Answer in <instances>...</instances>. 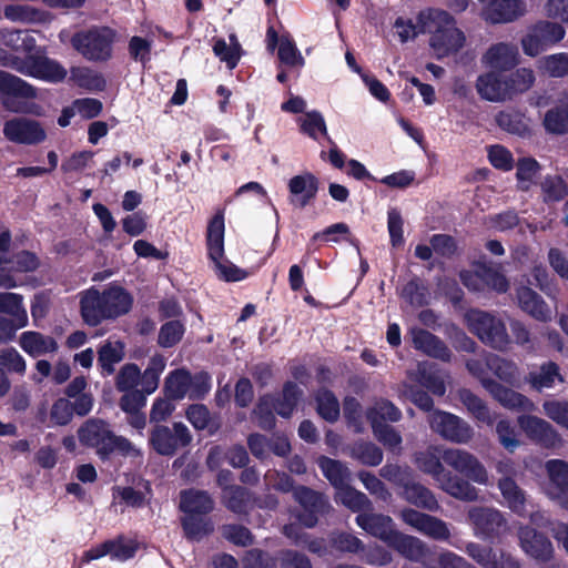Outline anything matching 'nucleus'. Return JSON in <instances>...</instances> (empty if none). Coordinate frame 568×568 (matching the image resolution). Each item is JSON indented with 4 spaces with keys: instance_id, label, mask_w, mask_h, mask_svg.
I'll return each instance as SVG.
<instances>
[{
    "instance_id": "f257e3e1",
    "label": "nucleus",
    "mask_w": 568,
    "mask_h": 568,
    "mask_svg": "<svg viewBox=\"0 0 568 568\" xmlns=\"http://www.w3.org/2000/svg\"><path fill=\"white\" fill-rule=\"evenodd\" d=\"M132 305V295L120 285H110L103 291L91 287L81 296L80 314L84 324L97 327L104 321L128 314Z\"/></svg>"
},
{
    "instance_id": "f03ea898",
    "label": "nucleus",
    "mask_w": 568,
    "mask_h": 568,
    "mask_svg": "<svg viewBox=\"0 0 568 568\" xmlns=\"http://www.w3.org/2000/svg\"><path fill=\"white\" fill-rule=\"evenodd\" d=\"M443 463L454 468L467 479L480 485L488 483V474L484 465L470 453L462 449H446L440 456L433 450L418 452L415 455V464L419 470L432 475L440 481L447 470Z\"/></svg>"
},
{
    "instance_id": "7ed1b4c3",
    "label": "nucleus",
    "mask_w": 568,
    "mask_h": 568,
    "mask_svg": "<svg viewBox=\"0 0 568 568\" xmlns=\"http://www.w3.org/2000/svg\"><path fill=\"white\" fill-rule=\"evenodd\" d=\"M214 506V499L206 490L187 488L180 491L179 509L184 514L181 527L187 540H201L213 532L214 526L207 515Z\"/></svg>"
},
{
    "instance_id": "20e7f679",
    "label": "nucleus",
    "mask_w": 568,
    "mask_h": 568,
    "mask_svg": "<svg viewBox=\"0 0 568 568\" xmlns=\"http://www.w3.org/2000/svg\"><path fill=\"white\" fill-rule=\"evenodd\" d=\"M80 444L94 448L101 459H108L114 452L129 456L134 450L133 444L125 437L115 435L108 422L89 418L78 428Z\"/></svg>"
},
{
    "instance_id": "39448f33",
    "label": "nucleus",
    "mask_w": 568,
    "mask_h": 568,
    "mask_svg": "<svg viewBox=\"0 0 568 568\" xmlns=\"http://www.w3.org/2000/svg\"><path fill=\"white\" fill-rule=\"evenodd\" d=\"M115 40L116 31L102 26L75 32L71 38V44L85 60L106 62L112 58Z\"/></svg>"
},
{
    "instance_id": "423d86ee",
    "label": "nucleus",
    "mask_w": 568,
    "mask_h": 568,
    "mask_svg": "<svg viewBox=\"0 0 568 568\" xmlns=\"http://www.w3.org/2000/svg\"><path fill=\"white\" fill-rule=\"evenodd\" d=\"M465 321L468 329L484 344L498 351H506L510 338L505 323L488 312L471 308L466 312Z\"/></svg>"
},
{
    "instance_id": "0eeeda50",
    "label": "nucleus",
    "mask_w": 568,
    "mask_h": 568,
    "mask_svg": "<svg viewBox=\"0 0 568 568\" xmlns=\"http://www.w3.org/2000/svg\"><path fill=\"white\" fill-rule=\"evenodd\" d=\"M192 434L182 422H175L172 428L158 424L149 434V446L160 456L172 457L180 448L187 447L192 443Z\"/></svg>"
},
{
    "instance_id": "6e6552de",
    "label": "nucleus",
    "mask_w": 568,
    "mask_h": 568,
    "mask_svg": "<svg viewBox=\"0 0 568 568\" xmlns=\"http://www.w3.org/2000/svg\"><path fill=\"white\" fill-rule=\"evenodd\" d=\"M294 499L301 506L297 519L306 528L315 527L320 518L331 510V504L325 494L304 485L296 486Z\"/></svg>"
},
{
    "instance_id": "1a4fd4ad",
    "label": "nucleus",
    "mask_w": 568,
    "mask_h": 568,
    "mask_svg": "<svg viewBox=\"0 0 568 568\" xmlns=\"http://www.w3.org/2000/svg\"><path fill=\"white\" fill-rule=\"evenodd\" d=\"M566 34L565 28L556 22L539 21L521 39L524 53L537 57L549 47L561 41Z\"/></svg>"
},
{
    "instance_id": "9d476101",
    "label": "nucleus",
    "mask_w": 568,
    "mask_h": 568,
    "mask_svg": "<svg viewBox=\"0 0 568 568\" xmlns=\"http://www.w3.org/2000/svg\"><path fill=\"white\" fill-rule=\"evenodd\" d=\"M17 70L28 77L50 83L62 82L67 78V70L57 60L41 54H28L17 67Z\"/></svg>"
},
{
    "instance_id": "9b49d317",
    "label": "nucleus",
    "mask_w": 568,
    "mask_h": 568,
    "mask_svg": "<svg viewBox=\"0 0 568 568\" xmlns=\"http://www.w3.org/2000/svg\"><path fill=\"white\" fill-rule=\"evenodd\" d=\"M0 93L2 95V105L16 113L26 111V103L19 101L20 98L33 99L37 97L34 87L6 71H0Z\"/></svg>"
},
{
    "instance_id": "f8f14e48",
    "label": "nucleus",
    "mask_w": 568,
    "mask_h": 568,
    "mask_svg": "<svg viewBox=\"0 0 568 568\" xmlns=\"http://www.w3.org/2000/svg\"><path fill=\"white\" fill-rule=\"evenodd\" d=\"M429 425L435 433L454 443H467L474 435L473 428L465 420L443 410L430 414Z\"/></svg>"
},
{
    "instance_id": "ddd939ff",
    "label": "nucleus",
    "mask_w": 568,
    "mask_h": 568,
    "mask_svg": "<svg viewBox=\"0 0 568 568\" xmlns=\"http://www.w3.org/2000/svg\"><path fill=\"white\" fill-rule=\"evenodd\" d=\"M468 519L474 526L476 536L483 539L494 540L507 528L504 515L489 507H471L468 510Z\"/></svg>"
},
{
    "instance_id": "4468645a",
    "label": "nucleus",
    "mask_w": 568,
    "mask_h": 568,
    "mask_svg": "<svg viewBox=\"0 0 568 568\" xmlns=\"http://www.w3.org/2000/svg\"><path fill=\"white\" fill-rule=\"evenodd\" d=\"M3 135L18 144L36 145L47 139V132L41 123L28 118H13L4 122Z\"/></svg>"
},
{
    "instance_id": "2eb2a0df",
    "label": "nucleus",
    "mask_w": 568,
    "mask_h": 568,
    "mask_svg": "<svg viewBox=\"0 0 568 568\" xmlns=\"http://www.w3.org/2000/svg\"><path fill=\"white\" fill-rule=\"evenodd\" d=\"M519 545L524 552L537 562L546 564L554 558V546L550 539L531 526L518 529Z\"/></svg>"
},
{
    "instance_id": "dca6fc26",
    "label": "nucleus",
    "mask_w": 568,
    "mask_h": 568,
    "mask_svg": "<svg viewBox=\"0 0 568 568\" xmlns=\"http://www.w3.org/2000/svg\"><path fill=\"white\" fill-rule=\"evenodd\" d=\"M287 189L290 204L297 209H304L316 199L320 180L312 172H304L291 178Z\"/></svg>"
},
{
    "instance_id": "f3484780",
    "label": "nucleus",
    "mask_w": 568,
    "mask_h": 568,
    "mask_svg": "<svg viewBox=\"0 0 568 568\" xmlns=\"http://www.w3.org/2000/svg\"><path fill=\"white\" fill-rule=\"evenodd\" d=\"M402 518L407 525L435 540H446L450 536L445 521L416 509L405 508L402 511Z\"/></svg>"
},
{
    "instance_id": "a211bd4d",
    "label": "nucleus",
    "mask_w": 568,
    "mask_h": 568,
    "mask_svg": "<svg viewBox=\"0 0 568 568\" xmlns=\"http://www.w3.org/2000/svg\"><path fill=\"white\" fill-rule=\"evenodd\" d=\"M527 11L524 0H489L483 9V18L493 24L508 23L518 20Z\"/></svg>"
},
{
    "instance_id": "6ab92c4d",
    "label": "nucleus",
    "mask_w": 568,
    "mask_h": 568,
    "mask_svg": "<svg viewBox=\"0 0 568 568\" xmlns=\"http://www.w3.org/2000/svg\"><path fill=\"white\" fill-rule=\"evenodd\" d=\"M356 524L369 535L379 538L387 545L397 532L393 519L383 514L362 513L355 518Z\"/></svg>"
},
{
    "instance_id": "aec40b11",
    "label": "nucleus",
    "mask_w": 568,
    "mask_h": 568,
    "mask_svg": "<svg viewBox=\"0 0 568 568\" xmlns=\"http://www.w3.org/2000/svg\"><path fill=\"white\" fill-rule=\"evenodd\" d=\"M465 40L464 32L456 27L437 28L430 37L429 44L438 58H443L458 52Z\"/></svg>"
},
{
    "instance_id": "412c9836",
    "label": "nucleus",
    "mask_w": 568,
    "mask_h": 568,
    "mask_svg": "<svg viewBox=\"0 0 568 568\" xmlns=\"http://www.w3.org/2000/svg\"><path fill=\"white\" fill-rule=\"evenodd\" d=\"M412 334L415 349L443 362L450 361L452 351L437 335L424 328H415Z\"/></svg>"
},
{
    "instance_id": "4be33fe9",
    "label": "nucleus",
    "mask_w": 568,
    "mask_h": 568,
    "mask_svg": "<svg viewBox=\"0 0 568 568\" xmlns=\"http://www.w3.org/2000/svg\"><path fill=\"white\" fill-rule=\"evenodd\" d=\"M518 424L529 438L541 443L546 447H552L559 440V436L551 424L537 416L521 415L518 417Z\"/></svg>"
},
{
    "instance_id": "5701e85b",
    "label": "nucleus",
    "mask_w": 568,
    "mask_h": 568,
    "mask_svg": "<svg viewBox=\"0 0 568 568\" xmlns=\"http://www.w3.org/2000/svg\"><path fill=\"white\" fill-rule=\"evenodd\" d=\"M485 385L493 397L505 408L515 409L517 412H529L534 407L532 402L527 396L498 382L487 381Z\"/></svg>"
},
{
    "instance_id": "b1692460",
    "label": "nucleus",
    "mask_w": 568,
    "mask_h": 568,
    "mask_svg": "<svg viewBox=\"0 0 568 568\" xmlns=\"http://www.w3.org/2000/svg\"><path fill=\"white\" fill-rule=\"evenodd\" d=\"M400 496L417 508L428 511H436L439 508V504L433 491L419 481H416L413 475L402 487Z\"/></svg>"
},
{
    "instance_id": "393cba45",
    "label": "nucleus",
    "mask_w": 568,
    "mask_h": 568,
    "mask_svg": "<svg viewBox=\"0 0 568 568\" xmlns=\"http://www.w3.org/2000/svg\"><path fill=\"white\" fill-rule=\"evenodd\" d=\"M476 88L479 95L487 101L498 102L509 99L505 73L503 72L490 71L480 74L477 79Z\"/></svg>"
},
{
    "instance_id": "a878e982",
    "label": "nucleus",
    "mask_w": 568,
    "mask_h": 568,
    "mask_svg": "<svg viewBox=\"0 0 568 568\" xmlns=\"http://www.w3.org/2000/svg\"><path fill=\"white\" fill-rule=\"evenodd\" d=\"M516 297L520 308L534 318L547 322L551 318V311L542 297L529 286L521 285L516 290Z\"/></svg>"
},
{
    "instance_id": "bb28decb",
    "label": "nucleus",
    "mask_w": 568,
    "mask_h": 568,
    "mask_svg": "<svg viewBox=\"0 0 568 568\" xmlns=\"http://www.w3.org/2000/svg\"><path fill=\"white\" fill-rule=\"evenodd\" d=\"M20 347L31 357L38 358L59 348L55 338L36 331H27L20 335Z\"/></svg>"
},
{
    "instance_id": "cd10ccee",
    "label": "nucleus",
    "mask_w": 568,
    "mask_h": 568,
    "mask_svg": "<svg viewBox=\"0 0 568 568\" xmlns=\"http://www.w3.org/2000/svg\"><path fill=\"white\" fill-rule=\"evenodd\" d=\"M546 468L554 497L568 509V463L561 459H550L547 462Z\"/></svg>"
},
{
    "instance_id": "c85d7f7f",
    "label": "nucleus",
    "mask_w": 568,
    "mask_h": 568,
    "mask_svg": "<svg viewBox=\"0 0 568 568\" xmlns=\"http://www.w3.org/2000/svg\"><path fill=\"white\" fill-rule=\"evenodd\" d=\"M224 216L216 213L209 222L206 231L207 256L215 263L224 256Z\"/></svg>"
},
{
    "instance_id": "c756f323",
    "label": "nucleus",
    "mask_w": 568,
    "mask_h": 568,
    "mask_svg": "<svg viewBox=\"0 0 568 568\" xmlns=\"http://www.w3.org/2000/svg\"><path fill=\"white\" fill-rule=\"evenodd\" d=\"M488 64L498 72L509 71L518 64V50L508 43H496L485 54Z\"/></svg>"
},
{
    "instance_id": "7c9ffc66",
    "label": "nucleus",
    "mask_w": 568,
    "mask_h": 568,
    "mask_svg": "<svg viewBox=\"0 0 568 568\" xmlns=\"http://www.w3.org/2000/svg\"><path fill=\"white\" fill-rule=\"evenodd\" d=\"M302 396L303 390L295 382H285L281 394L274 395L275 413L283 418H291Z\"/></svg>"
},
{
    "instance_id": "2f4dec72",
    "label": "nucleus",
    "mask_w": 568,
    "mask_h": 568,
    "mask_svg": "<svg viewBox=\"0 0 568 568\" xmlns=\"http://www.w3.org/2000/svg\"><path fill=\"white\" fill-rule=\"evenodd\" d=\"M388 546L413 561H422L427 555V548L423 541L398 530Z\"/></svg>"
},
{
    "instance_id": "473e14b6",
    "label": "nucleus",
    "mask_w": 568,
    "mask_h": 568,
    "mask_svg": "<svg viewBox=\"0 0 568 568\" xmlns=\"http://www.w3.org/2000/svg\"><path fill=\"white\" fill-rule=\"evenodd\" d=\"M439 483L442 488L456 499L475 501L478 498V490L467 479L450 471H447Z\"/></svg>"
},
{
    "instance_id": "72a5a7b5",
    "label": "nucleus",
    "mask_w": 568,
    "mask_h": 568,
    "mask_svg": "<svg viewBox=\"0 0 568 568\" xmlns=\"http://www.w3.org/2000/svg\"><path fill=\"white\" fill-rule=\"evenodd\" d=\"M458 398L467 408L468 413L479 423L491 426L495 422V416L490 412L487 404L475 393L468 388L458 390Z\"/></svg>"
},
{
    "instance_id": "f704fd0d",
    "label": "nucleus",
    "mask_w": 568,
    "mask_h": 568,
    "mask_svg": "<svg viewBox=\"0 0 568 568\" xmlns=\"http://www.w3.org/2000/svg\"><path fill=\"white\" fill-rule=\"evenodd\" d=\"M69 80L77 87L91 92H102L106 88L102 73L88 67H72Z\"/></svg>"
},
{
    "instance_id": "c9c22d12",
    "label": "nucleus",
    "mask_w": 568,
    "mask_h": 568,
    "mask_svg": "<svg viewBox=\"0 0 568 568\" xmlns=\"http://www.w3.org/2000/svg\"><path fill=\"white\" fill-rule=\"evenodd\" d=\"M224 506L235 515H248L252 508V494L240 485H232L223 494Z\"/></svg>"
},
{
    "instance_id": "e433bc0d",
    "label": "nucleus",
    "mask_w": 568,
    "mask_h": 568,
    "mask_svg": "<svg viewBox=\"0 0 568 568\" xmlns=\"http://www.w3.org/2000/svg\"><path fill=\"white\" fill-rule=\"evenodd\" d=\"M192 374L185 368H176L169 373L164 382V393L169 399H183L190 389Z\"/></svg>"
},
{
    "instance_id": "4c0bfd02",
    "label": "nucleus",
    "mask_w": 568,
    "mask_h": 568,
    "mask_svg": "<svg viewBox=\"0 0 568 568\" xmlns=\"http://www.w3.org/2000/svg\"><path fill=\"white\" fill-rule=\"evenodd\" d=\"M316 413L321 418L331 424L338 420L341 405L333 390L322 387L315 394Z\"/></svg>"
},
{
    "instance_id": "58836bf2",
    "label": "nucleus",
    "mask_w": 568,
    "mask_h": 568,
    "mask_svg": "<svg viewBox=\"0 0 568 568\" xmlns=\"http://www.w3.org/2000/svg\"><path fill=\"white\" fill-rule=\"evenodd\" d=\"M317 465L334 488L339 489L348 484L349 470L341 460L321 456L317 459Z\"/></svg>"
},
{
    "instance_id": "ea45409f",
    "label": "nucleus",
    "mask_w": 568,
    "mask_h": 568,
    "mask_svg": "<svg viewBox=\"0 0 568 568\" xmlns=\"http://www.w3.org/2000/svg\"><path fill=\"white\" fill-rule=\"evenodd\" d=\"M557 381L562 383L564 378L558 364L551 361L544 363L539 367V371L530 372L528 375V382L531 387L538 392L544 388L554 387Z\"/></svg>"
},
{
    "instance_id": "a19ab883",
    "label": "nucleus",
    "mask_w": 568,
    "mask_h": 568,
    "mask_svg": "<svg viewBox=\"0 0 568 568\" xmlns=\"http://www.w3.org/2000/svg\"><path fill=\"white\" fill-rule=\"evenodd\" d=\"M498 488L511 511L521 515L526 510L525 493L511 477L500 478Z\"/></svg>"
},
{
    "instance_id": "79ce46f5",
    "label": "nucleus",
    "mask_w": 568,
    "mask_h": 568,
    "mask_svg": "<svg viewBox=\"0 0 568 568\" xmlns=\"http://www.w3.org/2000/svg\"><path fill=\"white\" fill-rule=\"evenodd\" d=\"M165 359L160 354H156L150 358L144 372H141L140 378V384L142 386L141 389L145 394L151 395L158 389L160 376L165 369Z\"/></svg>"
},
{
    "instance_id": "37998d69",
    "label": "nucleus",
    "mask_w": 568,
    "mask_h": 568,
    "mask_svg": "<svg viewBox=\"0 0 568 568\" xmlns=\"http://www.w3.org/2000/svg\"><path fill=\"white\" fill-rule=\"evenodd\" d=\"M275 399L274 395L265 394L262 395L254 409L253 414L256 417L257 426L266 432L273 430L276 426V417H275Z\"/></svg>"
},
{
    "instance_id": "c03bdc74",
    "label": "nucleus",
    "mask_w": 568,
    "mask_h": 568,
    "mask_svg": "<svg viewBox=\"0 0 568 568\" xmlns=\"http://www.w3.org/2000/svg\"><path fill=\"white\" fill-rule=\"evenodd\" d=\"M185 416L196 430L207 429L213 435L220 427L217 423H212L211 413L204 404H191Z\"/></svg>"
},
{
    "instance_id": "a18cd8bd",
    "label": "nucleus",
    "mask_w": 568,
    "mask_h": 568,
    "mask_svg": "<svg viewBox=\"0 0 568 568\" xmlns=\"http://www.w3.org/2000/svg\"><path fill=\"white\" fill-rule=\"evenodd\" d=\"M476 272L479 281H481L483 288L487 286L498 293H506L508 291L509 282L507 277L494 267L486 263H476Z\"/></svg>"
},
{
    "instance_id": "49530a36",
    "label": "nucleus",
    "mask_w": 568,
    "mask_h": 568,
    "mask_svg": "<svg viewBox=\"0 0 568 568\" xmlns=\"http://www.w3.org/2000/svg\"><path fill=\"white\" fill-rule=\"evenodd\" d=\"M230 41L231 45L222 38L215 40L213 52L221 61L225 62L230 69H234L241 59L242 47L235 34L230 36Z\"/></svg>"
},
{
    "instance_id": "de8ad7c7",
    "label": "nucleus",
    "mask_w": 568,
    "mask_h": 568,
    "mask_svg": "<svg viewBox=\"0 0 568 568\" xmlns=\"http://www.w3.org/2000/svg\"><path fill=\"white\" fill-rule=\"evenodd\" d=\"M505 81L508 98L511 99L515 94L526 92L531 88L535 82V74L531 69L520 68L509 74H505Z\"/></svg>"
},
{
    "instance_id": "09e8293b",
    "label": "nucleus",
    "mask_w": 568,
    "mask_h": 568,
    "mask_svg": "<svg viewBox=\"0 0 568 568\" xmlns=\"http://www.w3.org/2000/svg\"><path fill=\"white\" fill-rule=\"evenodd\" d=\"M185 333V326L180 320H171L162 324L158 335V344L163 348L178 345Z\"/></svg>"
},
{
    "instance_id": "8fccbe9b",
    "label": "nucleus",
    "mask_w": 568,
    "mask_h": 568,
    "mask_svg": "<svg viewBox=\"0 0 568 568\" xmlns=\"http://www.w3.org/2000/svg\"><path fill=\"white\" fill-rule=\"evenodd\" d=\"M301 131L315 141L318 140V134H322L329 143H333L328 135L324 116L320 111L306 112L305 119L301 123Z\"/></svg>"
},
{
    "instance_id": "3c124183",
    "label": "nucleus",
    "mask_w": 568,
    "mask_h": 568,
    "mask_svg": "<svg viewBox=\"0 0 568 568\" xmlns=\"http://www.w3.org/2000/svg\"><path fill=\"white\" fill-rule=\"evenodd\" d=\"M337 499L352 511H362L372 506L367 496L348 484L337 489Z\"/></svg>"
},
{
    "instance_id": "603ef678",
    "label": "nucleus",
    "mask_w": 568,
    "mask_h": 568,
    "mask_svg": "<svg viewBox=\"0 0 568 568\" xmlns=\"http://www.w3.org/2000/svg\"><path fill=\"white\" fill-rule=\"evenodd\" d=\"M222 537L237 547H248L255 542L252 531L241 524H225L221 527Z\"/></svg>"
},
{
    "instance_id": "864d4df0",
    "label": "nucleus",
    "mask_w": 568,
    "mask_h": 568,
    "mask_svg": "<svg viewBox=\"0 0 568 568\" xmlns=\"http://www.w3.org/2000/svg\"><path fill=\"white\" fill-rule=\"evenodd\" d=\"M400 296L414 306L422 307L428 304V290L417 276L409 280L403 286Z\"/></svg>"
},
{
    "instance_id": "5fc2aeb1",
    "label": "nucleus",
    "mask_w": 568,
    "mask_h": 568,
    "mask_svg": "<svg viewBox=\"0 0 568 568\" xmlns=\"http://www.w3.org/2000/svg\"><path fill=\"white\" fill-rule=\"evenodd\" d=\"M352 456L366 466H377L383 460V450L372 442L356 443Z\"/></svg>"
},
{
    "instance_id": "6e6d98bb",
    "label": "nucleus",
    "mask_w": 568,
    "mask_h": 568,
    "mask_svg": "<svg viewBox=\"0 0 568 568\" xmlns=\"http://www.w3.org/2000/svg\"><path fill=\"white\" fill-rule=\"evenodd\" d=\"M544 201L559 202L568 195V185L560 175H548L541 183Z\"/></svg>"
},
{
    "instance_id": "4d7b16f0",
    "label": "nucleus",
    "mask_w": 568,
    "mask_h": 568,
    "mask_svg": "<svg viewBox=\"0 0 568 568\" xmlns=\"http://www.w3.org/2000/svg\"><path fill=\"white\" fill-rule=\"evenodd\" d=\"M371 426L377 440L385 447L394 449L402 444L400 434L388 424L371 416Z\"/></svg>"
},
{
    "instance_id": "13d9d810",
    "label": "nucleus",
    "mask_w": 568,
    "mask_h": 568,
    "mask_svg": "<svg viewBox=\"0 0 568 568\" xmlns=\"http://www.w3.org/2000/svg\"><path fill=\"white\" fill-rule=\"evenodd\" d=\"M243 568H276V555L261 548H251L241 558Z\"/></svg>"
},
{
    "instance_id": "bf43d9fd",
    "label": "nucleus",
    "mask_w": 568,
    "mask_h": 568,
    "mask_svg": "<svg viewBox=\"0 0 568 568\" xmlns=\"http://www.w3.org/2000/svg\"><path fill=\"white\" fill-rule=\"evenodd\" d=\"M544 126L549 133H568V110L565 106L548 110L544 118Z\"/></svg>"
},
{
    "instance_id": "052dcab7",
    "label": "nucleus",
    "mask_w": 568,
    "mask_h": 568,
    "mask_svg": "<svg viewBox=\"0 0 568 568\" xmlns=\"http://www.w3.org/2000/svg\"><path fill=\"white\" fill-rule=\"evenodd\" d=\"M123 358L122 346L114 347L110 342L105 343L98 349V364L105 375L114 373V365Z\"/></svg>"
},
{
    "instance_id": "680f3d73",
    "label": "nucleus",
    "mask_w": 568,
    "mask_h": 568,
    "mask_svg": "<svg viewBox=\"0 0 568 568\" xmlns=\"http://www.w3.org/2000/svg\"><path fill=\"white\" fill-rule=\"evenodd\" d=\"M140 378L141 369L136 364H124L115 377V387L119 392L138 389L136 386L140 384Z\"/></svg>"
},
{
    "instance_id": "e2e57ef3",
    "label": "nucleus",
    "mask_w": 568,
    "mask_h": 568,
    "mask_svg": "<svg viewBox=\"0 0 568 568\" xmlns=\"http://www.w3.org/2000/svg\"><path fill=\"white\" fill-rule=\"evenodd\" d=\"M0 369L3 373L24 375L27 364L24 358L14 347H7L0 352Z\"/></svg>"
},
{
    "instance_id": "0e129e2a",
    "label": "nucleus",
    "mask_w": 568,
    "mask_h": 568,
    "mask_svg": "<svg viewBox=\"0 0 568 568\" xmlns=\"http://www.w3.org/2000/svg\"><path fill=\"white\" fill-rule=\"evenodd\" d=\"M280 568H313L311 559L294 549H281L276 552V567Z\"/></svg>"
},
{
    "instance_id": "69168bd1",
    "label": "nucleus",
    "mask_w": 568,
    "mask_h": 568,
    "mask_svg": "<svg viewBox=\"0 0 568 568\" xmlns=\"http://www.w3.org/2000/svg\"><path fill=\"white\" fill-rule=\"evenodd\" d=\"M371 416L377 418L378 420L385 423L388 422H398L402 418L400 409L395 406L388 399H381L376 403V405L367 412V419L371 422Z\"/></svg>"
},
{
    "instance_id": "338daca9",
    "label": "nucleus",
    "mask_w": 568,
    "mask_h": 568,
    "mask_svg": "<svg viewBox=\"0 0 568 568\" xmlns=\"http://www.w3.org/2000/svg\"><path fill=\"white\" fill-rule=\"evenodd\" d=\"M73 419L71 400L65 397L55 399L50 408V422L53 426H67Z\"/></svg>"
},
{
    "instance_id": "774afa93",
    "label": "nucleus",
    "mask_w": 568,
    "mask_h": 568,
    "mask_svg": "<svg viewBox=\"0 0 568 568\" xmlns=\"http://www.w3.org/2000/svg\"><path fill=\"white\" fill-rule=\"evenodd\" d=\"M544 412L551 420L568 429V402L551 399L542 404Z\"/></svg>"
}]
</instances>
